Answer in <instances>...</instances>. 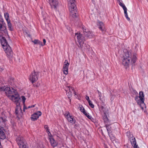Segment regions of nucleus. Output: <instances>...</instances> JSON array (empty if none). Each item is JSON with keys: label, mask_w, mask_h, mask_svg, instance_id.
<instances>
[{"label": "nucleus", "mask_w": 148, "mask_h": 148, "mask_svg": "<svg viewBox=\"0 0 148 148\" xmlns=\"http://www.w3.org/2000/svg\"><path fill=\"white\" fill-rule=\"evenodd\" d=\"M42 114L41 112L40 111H37L33 114L31 117L32 121H34L36 120Z\"/></svg>", "instance_id": "13"}, {"label": "nucleus", "mask_w": 148, "mask_h": 148, "mask_svg": "<svg viewBox=\"0 0 148 148\" xmlns=\"http://www.w3.org/2000/svg\"><path fill=\"white\" fill-rule=\"evenodd\" d=\"M4 16L7 22L10 21V20L9 18V15L8 13H4Z\"/></svg>", "instance_id": "22"}, {"label": "nucleus", "mask_w": 148, "mask_h": 148, "mask_svg": "<svg viewBox=\"0 0 148 148\" xmlns=\"http://www.w3.org/2000/svg\"><path fill=\"white\" fill-rule=\"evenodd\" d=\"M75 37H76L78 42L79 43L81 46V43L83 42L85 40L84 37L82 36V34L79 32H77L75 33Z\"/></svg>", "instance_id": "9"}, {"label": "nucleus", "mask_w": 148, "mask_h": 148, "mask_svg": "<svg viewBox=\"0 0 148 148\" xmlns=\"http://www.w3.org/2000/svg\"><path fill=\"white\" fill-rule=\"evenodd\" d=\"M86 100L88 101V102L89 101V100H90L89 99V97L88 96H86Z\"/></svg>", "instance_id": "38"}, {"label": "nucleus", "mask_w": 148, "mask_h": 148, "mask_svg": "<svg viewBox=\"0 0 148 148\" xmlns=\"http://www.w3.org/2000/svg\"><path fill=\"white\" fill-rule=\"evenodd\" d=\"M69 32H70L71 31V30L70 29H69Z\"/></svg>", "instance_id": "45"}, {"label": "nucleus", "mask_w": 148, "mask_h": 148, "mask_svg": "<svg viewBox=\"0 0 148 148\" xmlns=\"http://www.w3.org/2000/svg\"><path fill=\"white\" fill-rule=\"evenodd\" d=\"M38 72L34 71L30 75L29 80L32 83L36 82L38 79Z\"/></svg>", "instance_id": "7"}, {"label": "nucleus", "mask_w": 148, "mask_h": 148, "mask_svg": "<svg viewBox=\"0 0 148 148\" xmlns=\"http://www.w3.org/2000/svg\"><path fill=\"white\" fill-rule=\"evenodd\" d=\"M44 128L46 130V131L47 132L48 134H50V132L49 131V130L48 128V126L47 125H44Z\"/></svg>", "instance_id": "28"}, {"label": "nucleus", "mask_w": 148, "mask_h": 148, "mask_svg": "<svg viewBox=\"0 0 148 148\" xmlns=\"http://www.w3.org/2000/svg\"><path fill=\"white\" fill-rule=\"evenodd\" d=\"M25 108H24V109H23V110L24 111H25Z\"/></svg>", "instance_id": "44"}, {"label": "nucleus", "mask_w": 148, "mask_h": 148, "mask_svg": "<svg viewBox=\"0 0 148 148\" xmlns=\"http://www.w3.org/2000/svg\"><path fill=\"white\" fill-rule=\"evenodd\" d=\"M15 97H12V100L16 104V107L15 109V113L17 117L21 116L22 115V110L20 105L19 101L20 98L18 93L15 92Z\"/></svg>", "instance_id": "3"}, {"label": "nucleus", "mask_w": 148, "mask_h": 148, "mask_svg": "<svg viewBox=\"0 0 148 148\" xmlns=\"http://www.w3.org/2000/svg\"><path fill=\"white\" fill-rule=\"evenodd\" d=\"M3 70V69H2V68H0V71H2V70Z\"/></svg>", "instance_id": "43"}, {"label": "nucleus", "mask_w": 148, "mask_h": 148, "mask_svg": "<svg viewBox=\"0 0 148 148\" xmlns=\"http://www.w3.org/2000/svg\"><path fill=\"white\" fill-rule=\"evenodd\" d=\"M98 94L99 95V97H101V94L99 90H98Z\"/></svg>", "instance_id": "37"}, {"label": "nucleus", "mask_w": 148, "mask_h": 148, "mask_svg": "<svg viewBox=\"0 0 148 148\" xmlns=\"http://www.w3.org/2000/svg\"><path fill=\"white\" fill-rule=\"evenodd\" d=\"M12 90L10 87H0V90L1 91H4L7 96L12 99V97H15V92L17 93V91L13 88H12Z\"/></svg>", "instance_id": "4"}, {"label": "nucleus", "mask_w": 148, "mask_h": 148, "mask_svg": "<svg viewBox=\"0 0 148 148\" xmlns=\"http://www.w3.org/2000/svg\"><path fill=\"white\" fill-rule=\"evenodd\" d=\"M34 107V105L29 106L28 107V108H29Z\"/></svg>", "instance_id": "40"}, {"label": "nucleus", "mask_w": 148, "mask_h": 148, "mask_svg": "<svg viewBox=\"0 0 148 148\" xmlns=\"http://www.w3.org/2000/svg\"><path fill=\"white\" fill-rule=\"evenodd\" d=\"M19 147V148H27L26 145L25 144L21 146H20Z\"/></svg>", "instance_id": "35"}, {"label": "nucleus", "mask_w": 148, "mask_h": 148, "mask_svg": "<svg viewBox=\"0 0 148 148\" xmlns=\"http://www.w3.org/2000/svg\"><path fill=\"white\" fill-rule=\"evenodd\" d=\"M78 108L82 112L83 114H84L86 113V111L82 105L80 106Z\"/></svg>", "instance_id": "26"}, {"label": "nucleus", "mask_w": 148, "mask_h": 148, "mask_svg": "<svg viewBox=\"0 0 148 148\" xmlns=\"http://www.w3.org/2000/svg\"><path fill=\"white\" fill-rule=\"evenodd\" d=\"M139 97L141 101L140 107L142 110H143L144 109L143 107H142V106H145V103H144V95L142 91H140L139 92Z\"/></svg>", "instance_id": "10"}, {"label": "nucleus", "mask_w": 148, "mask_h": 148, "mask_svg": "<svg viewBox=\"0 0 148 148\" xmlns=\"http://www.w3.org/2000/svg\"><path fill=\"white\" fill-rule=\"evenodd\" d=\"M99 99L102 103L101 104H104V102H105L104 99L103 98H101V97H99Z\"/></svg>", "instance_id": "32"}, {"label": "nucleus", "mask_w": 148, "mask_h": 148, "mask_svg": "<svg viewBox=\"0 0 148 148\" xmlns=\"http://www.w3.org/2000/svg\"><path fill=\"white\" fill-rule=\"evenodd\" d=\"M1 43L7 57L9 59H12L13 57V52L5 38H2L1 40Z\"/></svg>", "instance_id": "2"}, {"label": "nucleus", "mask_w": 148, "mask_h": 148, "mask_svg": "<svg viewBox=\"0 0 148 148\" xmlns=\"http://www.w3.org/2000/svg\"><path fill=\"white\" fill-rule=\"evenodd\" d=\"M0 17V32L3 35H8V33L6 29V24L2 18Z\"/></svg>", "instance_id": "6"}, {"label": "nucleus", "mask_w": 148, "mask_h": 148, "mask_svg": "<svg viewBox=\"0 0 148 148\" xmlns=\"http://www.w3.org/2000/svg\"><path fill=\"white\" fill-rule=\"evenodd\" d=\"M124 53L122 58V64L125 66L129 65L130 61L131 60V63H134L137 59L136 54H134L132 55L130 52L126 50L124 51Z\"/></svg>", "instance_id": "1"}, {"label": "nucleus", "mask_w": 148, "mask_h": 148, "mask_svg": "<svg viewBox=\"0 0 148 148\" xmlns=\"http://www.w3.org/2000/svg\"><path fill=\"white\" fill-rule=\"evenodd\" d=\"M52 8H56L58 5V2L57 0H48Z\"/></svg>", "instance_id": "14"}, {"label": "nucleus", "mask_w": 148, "mask_h": 148, "mask_svg": "<svg viewBox=\"0 0 148 148\" xmlns=\"http://www.w3.org/2000/svg\"><path fill=\"white\" fill-rule=\"evenodd\" d=\"M64 115L65 116V117L66 119L71 115H70L69 112L68 111H67L65 112V113L64 114Z\"/></svg>", "instance_id": "27"}, {"label": "nucleus", "mask_w": 148, "mask_h": 148, "mask_svg": "<svg viewBox=\"0 0 148 148\" xmlns=\"http://www.w3.org/2000/svg\"><path fill=\"white\" fill-rule=\"evenodd\" d=\"M50 141L51 145L53 147H56L57 145V143L52 138H50Z\"/></svg>", "instance_id": "18"}, {"label": "nucleus", "mask_w": 148, "mask_h": 148, "mask_svg": "<svg viewBox=\"0 0 148 148\" xmlns=\"http://www.w3.org/2000/svg\"><path fill=\"white\" fill-rule=\"evenodd\" d=\"M131 142L132 146L134 148H139L138 145H136L135 138H133L132 139H131Z\"/></svg>", "instance_id": "17"}, {"label": "nucleus", "mask_w": 148, "mask_h": 148, "mask_svg": "<svg viewBox=\"0 0 148 148\" xmlns=\"http://www.w3.org/2000/svg\"><path fill=\"white\" fill-rule=\"evenodd\" d=\"M39 40H34L32 42L35 44H38V42H39Z\"/></svg>", "instance_id": "34"}, {"label": "nucleus", "mask_w": 148, "mask_h": 148, "mask_svg": "<svg viewBox=\"0 0 148 148\" xmlns=\"http://www.w3.org/2000/svg\"><path fill=\"white\" fill-rule=\"evenodd\" d=\"M66 92L68 91H69V92H72V91H74V89L73 88L71 87H70V86H68L66 87Z\"/></svg>", "instance_id": "24"}, {"label": "nucleus", "mask_w": 148, "mask_h": 148, "mask_svg": "<svg viewBox=\"0 0 148 148\" xmlns=\"http://www.w3.org/2000/svg\"><path fill=\"white\" fill-rule=\"evenodd\" d=\"M21 98L22 99L23 103V104L25 103V101L26 100V98L24 96H22L21 97Z\"/></svg>", "instance_id": "33"}, {"label": "nucleus", "mask_w": 148, "mask_h": 148, "mask_svg": "<svg viewBox=\"0 0 148 148\" xmlns=\"http://www.w3.org/2000/svg\"><path fill=\"white\" fill-rule=\"evenodd\" d=\"M106 127L107 129L108 134L109 136H110V134L111 133V131L109 128V125H106Z\"/></svg>", "instance_id": "25"}, {"label": "nucleus", "mask_w": 148, "mask_h": 148, "mask_svg": "<svg viewBox=\"0 0 148 148\" xmlns=\"http://www.w3.org/2000/svg\"><path fill=\"white\" fill-rule=\"evenodd\" d=\"M38 44L41 45L42 46H43L44 45L43 44H42V42L39 40V41Z\"/></svg>", "instance_id": "36"}, {"label": "nucleus", "mask_w": 148, "mask_h": 148, "mask_svg": "<svg viewBox=\"0 0 148 148\" xmlns=\"http://www.w3.org/2000/svg\"><path fill=\"white\" fill-rule=\"evenodd\" d=\"M67 92H68L66 93V94L68 96V98L69 99L71 97L72 92H69V91H68Z\"/></svg>", "instance_id": "31"}, {"label": "nucleus", "mask_w": 148, "mask_h": 148, "mask_svg": "<svg viewBox=\"0 0 148 148\" xmlns=\"http://www.w3.org/2000/svg\"><path fill=\"white\" fill-rule=\"evenodd\" d=\"M69 65V63L68 62V61L67 60H66L64 62L63 69V73L66 75H67L68 73V69Z\"/></svg>", "instance_id": "12"}, {"label": "nucleus", "mask_w": 148, "mask_h": 148, "mask_svg": "<svg viewBox=\"0 0 148 148\" xmlns=\"http://www.w3.org/2000/svg\"><path fill=\"white\" fill-rule=\"evenodd\" d=\"M69 5V10L70 15L73 17H76V8L75 4V0H68Z\"/></svg>", "instance_id": "5"}, {"label": "nucleus", "mask_w": 148, "mask_h": 148, "mask_svg": "<svg viewBox=\"0 0 148 148\" xmlns=\"http://www.w3.org/2000/svg\"><path fill=\"white\" fill-rule=\"evenodd\" d=\"M73 93L75 95H77V94H76V92H75V91L74 90V91H73Z\"/></svg>", "instance_id": "42"}, {"label": "nucleus", "mask_w": 148, "mask_h": 148, "mask_svg": "<svg viewBox=\"0 0 148 148\" xmlns=\"http://www.w3.org/2000/svg\"><path fill=\"white\" fill-rule=\"evenodd\" d=\"M82 29L85 36L88 38H91L94 35L91 32L89 31L88 29H86L84 26H82Z\"/></svg>", "instance_id": "8"}, {"label": "nucleus", "mask_w": 148, "mask_h": 148, "mask_svg": "<svg viewBox=\"0 0 148 148\" xmlns=\"http://www.w3.org/2000/svg\"><path fill=\"white\" fill-rule=\"evenodd\" d=\"M138 96H136V97L135 98V100L136 101H137L138 100Z\"/></svg>", "instance_id": "41"}, {"label": "nucleus", "mask_w": 148, "mask_h": 148, "mask_svg": "<svg viewBox=\"0 0 148 148\" xmlns=\"http://www.w3.org/2000/svg\"><path fill=\"white\" fill-rule=\"evenodd\" d=\"M97 25L99 29L102 32H105L106 30L104 24L102 22L98 21L97 23Z\"/></svg>", "instance_id": "15"}, {"label": "nucleus", "mask_w": 148, "mask_h": 148, "mask_svg": "<svg viewBox=\"0 0 148 148\" xmlns=\"http://www.w3.org/2000/svg\"><path fill=\"white\" fill-rule=\"evenodd\" d=\"M6 138V135L5 133L3 131L0 132V138L1 139H4Z\"/></svg>", "instance_id": "21"}, {"label": "nucleus", "mask_w": 148, "mask_h": 148, "mask_svg": "<svg viewBox=\"0 0 148 148\" xmlns=\"http://www.w3.org/2000/svg\"><path fill=\"white\" fill-rule=\"evenodd\" d=\"M7 23H8V28L9 29V30L10 31H12L13 28L12 25L10 23V21L7 22Z\"/></svg>", "instance_id": "23"}, {"label": "nucleus", "mask_w": 148, "mask_h": 148, "mask_svg": "<svg viewBox=\"0 0 148 148\" xmlns=\"http://www.w3.org/2000/svg\"><path fill=\"white\" fill-rule=\"evenodd\" d=\"M43 42L44 43L43 45H45V44L46 42V41L45 39H43Z\"/></svg>", "instance_id": "39"}, {"label": "nucleus", "mask_w": 148, "mask_h": 148, "mask_svg": "<svg viewBox=\"0 0 148 148\" xmlns=\"http://www.w3.org/2000/svg\"><path fill=\"white\" fill-rule=\"evenodd\" d=\"M84 114L89 119H91L92 118V116L89 115V114L87 113L86 112V113Z\"/></svg>", "instance_id": "30"}, {"label": "nucleus", "mask_w": 148, "mask_h": 148, "mask_svg": "<svg viewBox=\"0 0 148 148\" xmlns=\"http://www.w3.org/2000/svg\"><path fill=\"white\" fill-rule=\"evenodd\" d=\"M119 4L120 6L122 7L124 10L125 16L128 21L130 20V18L128 17L127 13V8L124 4L121 3L120 1H119Z\"/></svg>", "instance_id": "11"}, {"label": "nucleus", "mask_w": 148, "mask_h": 148, "mask_svg": "<svg viewBox=\"0 0 148 148\" xmlns=\"http://www.w3.org/2000/svg\"><path fill=\"white\" fill-rule=\"evenodd\" d=\"M70 102H71V99H70Z\"/></svg>", "instance_id": "46"}, {"label": "nucleus", "mask_w": 148, "mask_h": 148, "mask_svg": "<svg viewBox=\"0 0 148 148\" xmlns=\"http://www.w3.org/2000/svg\"><path fill=\"white\" fill-rule=\"evenodd\" d=\"M68 121L71 123H75L76 122V120L71 115L68 118H67Z\"/></svg>", "instance_id": "19"}, {"label": "nucleus", "mask_w": 148, "mask_h": 148, "mask_svg": "<svg viewBox=\"0 0 148 148\" xmlns=\"http://www.w3.org/2000/svg\"><path fill=\"white\" fill-rule=\"evenodd\" d=\"M101 111L104 112L105 114L108 110V108L105 107L104 104L101 105Z\"/></svg>", "instance_id": "20"}, {"label": "nucleus", "mask_w": 148, "mask_h": 148, "mask_svg": "<svg viewBox=\"0 0 148 148\" xmlns=\"http://www.w3.org/2000/svg\"><path fill=\"white\" fill-rule=\"evenodd\" d=\"M89 103V105L92 108H94V104L92 103L91 101L90 100H89V101L88 102Z\"/></svg>", "instance_id": "29"}, {"label": "nucleus", "mask_w": 148, "mask_h": 148, "mask_svg": "<svg viewBox=\"0 0 148 148\" xmlns=\"http://www.w3.org/2000/svg\"><path fill=\"white\" fill-rule=\"evenodd\" d=\"M23 138L22 137L18 136L17 137L16 141L19 147L24 144L23 143Z\"/></svg>", "instance_id": "16"}]
</instances>
